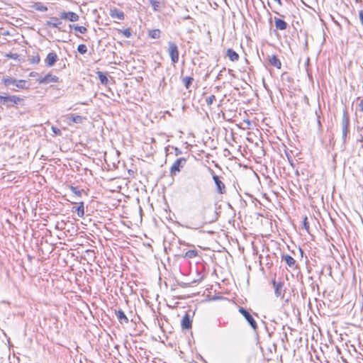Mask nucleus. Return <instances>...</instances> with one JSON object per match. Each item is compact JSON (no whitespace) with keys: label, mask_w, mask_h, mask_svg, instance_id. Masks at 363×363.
I'll use <instances>...</instances> for the list:
<instances>
[{"label":"nucleus","mask_w":363,"mask_h":363,"mask_svg":"<svg viewBox=\"0 0 363 363\" xmlns=\"http://www.w3.org/2000/svg\"><path fill=\"white\" fill-rule=\"evenodd\" d=\"M208 213L207 209H203L196 214H194L183 226L186 228L197 230L203 227L206 224L211 223L217 220V214L213 212V218L211 219L206 217Z\"/></svg>","instance_id":"nucleus-1"},{"label":"nucleus","mask_w":363,"mask_h":363,"mask_svg":"<svg viewBox=\"0 0 363 363\" xmlns=\"http://www.w3.org/2000/svg\"><path fill=\"white\" fill-rule=\"evenodd\" d=\"M2 82L4 83V84L6 86H8V87L13 86L18 89H22L28 88V86H27V82L26 80H23V79L17 80L13 78H11V77L4 78L2 79Z\"/></svg>","instance_id":"nucleus-2"},{"label":"nucleus","mask_w":363,"mask_h":363,"mask_svg":"<svg viewBox=\"0 0 363 363\" xmlns=\"http://www.w3.org/2000/svg\"><path fill=\"white\" fill-rule=\"evenodd\" d=\"M350 117L347 110H345L342 118V140L343 143H346L347 135L349 133Z\"/></svg>","instance_id":"nucleus-3"},{"label":"nucleus","mask_w":363,"mask_h":363,"mask_svg":"<svg viewBox=\"0 0 363 363\" xmlns=\"http://www.w3.org/2000/svg\"><path fill=\"white\" fill-rule=\"evenodd\" d=\"M238 311L245 318L252 330L256 332L258 328L257 323L250 313L243 307H240Z\"/></svg>","instance_id":"nucleus-4"},{"label":"nucleus","mask_w":363,"mask_h":363,"mask_svg":"<svg viewBox=\"0 0 363 363\" xmlns=\"http://www.w3.org/2000/svg\"><path fill=\"white\" fill-rule=\"evenodd\" d=\"M186 163V160L184 157L178 158L174 161L170 168V176L174 177L177 174V173L180 172L182 169L185 166Z\"/></svg>","instance_id":"nucleus-5"},{"label":"nucleus","mask_w":363,"mask_h":363,"mask_svg":"<svg viewBox=\"0 0 363 363\" xmlns=\"http://www.w3.org/2000/svg\"><path fill=\"white\" fill-rule=\"evenodd\" d=\"M168 53L173 64L177 63L179 61V52L177 45L172 41L168 42Z\"/></svg>","instance_id":"nucleus-6"},{"label":"nucleus","mask_w":363,"mask_h":363,"mask_svg":"<svg viewBox=\"0 0 363 363\" xmlns=\"http://www.w3.org/2000/svg\"><path fill=\"white\" fill-rule=\"evenodd\" d=\"M272 284L274 290V294L277 298H283L285 289L284 283L282 281H277L275 279H272Z\"/></svg>","instance_id":"nucleus-7"},{"label":"nucleus","mask_w":363,"mask_h":363,"mask_svg":"<svg viewBox=\"0 0 363 363\" xmlns=\"http://www.w3.org/2000/svg\"><path fill=\"white\" fill-rule=\"evenodd\" d=\"M210 172L213 176V179L215 182V184L216 186V191L220 194H223L226 192L225 191V186L223 184V182L220 180V177L215 174L213 169H210Z\"/></svg>","instance_id":"nucleus-8"},{"label":"nucleus","mask_w":363,"mask_h":363,"mask_svg":"<svg viewBox=\"0 0 363 363\" xmlns=\"http://www.w3.org/2000/svg\"><path fill=\"white\" fill-rule=\"evenodd\" d=\"M60 17L61 19L68 20L71 22L77 21L79 18V16H78V14H77L76 13L72 12V11L62 12L60 15Z\"/></svg>","instance_id":"nucleus-9"},{"label":"nucleus","mask_w":363,"mask_h":363,"mask_svg":"<svg viewBox=\"0 0 363 363\" xmlns=\"http://www.w3.org/2000/svg\"><path fill=\"white\" fill-rule=\"evenodd\" d=\"M59 78L52 74H48L44 77H40L37 79L39 84H48L52 82H57Z\"/></svg>","instance_id":"nucleus-10"},{"label":"nucleus","mask_w":363,"mask_h":363,"mask_svg":"<svg viewBox=\"0 0 363 363\" xmlns=\"http://www.w3.org/2000/svg\"><path fill=\"white\" fill-rule=\"evenodd\" d=\"M58 57L55 52H50L48 54L45 62L48 67H52L57 62Z\"/></svg>","instance_id":"nucleus-11"},{"label":"nucleus","mask_w":363,"mask_h":363,"mask_svg":"<svg viewBox=\"0 0 363 363\" xmlns=\"http://www.w3.org/2000/svg\"><path fill=\"white\" fill-rule=\"evenodd\" d=\"M267 60H268L269 64L270 65H272L277 69L281 68V61L275 55H268Z\"/></svg>","instance_id":"nucleus-12"},{"label":"nucleus","mask_w":363,"mask_h":363,"mask_svg":"<svg viewBox=\"0 0 363 363\" xmlns=\"http://www.w3.org/2000/svg\"><path fill=\"white\" fill-rule=\"evenodd\" d=\"M110 16L113 18H117L118 20H123L125 18V14L123 11L114 8L110 10Z\"/></svg>","instance_id":"nucleus-13"},{"label":"nucleus","mask_w":363,"mask_h":363,"mask_svg":"<svg viewBox=\"0 0 363 363\" xmlns=\"http://www.w3.org/2000/svg\"><path fill=\"white\" fill-rule=\"evenodd\" d=\"M192 320L190 318L189 314H186L182 320V328L184 330H189L191 328Z\"/></svg>","instance_id":"nucleus-14"},{"label":"nucleus","mask_w":363,"mask_h":363,"mask_svg":"<svg viewBox=\"0 0 363 363\" xmlns=\"http://www.w3.org/2000/svg\"><path fill=\"white\" fill-rule=\"evenodd\" d=\"M116 315L121 323H128V318L121 309L115 310Z\"/></svg>","instance_id":"nucleus-15"},{"label":"nucleus","mask_w":363,"mask_h":363,"mask_svg":"<svg viewBox=\"0 0 363 363\" xmlns=\"http://www.w3.org/2000/svg\"><path fill=\"white\" fill-rule=\"evenodd\" d=\"M274 23L277 29L280 30H286L287 28V23L286 21L281 18H274Z\"/></svg>","instance_id":"nucleus-16"},{"label":"nucleus","mask_w":363,"mask_h":363,"mask_svg":"<svg viewBox=\"0 0 363 363\" xmlns=\"http://www.w3.org/2000/svg\"><path fill=\"white\" fill-rule=\"evenodd\" d=\"M226 55L232 62H237L239 60V55L231 48L227 50Z\"/></svg>","instance_id":"nucleus-17"},{"label":"nucleus","mask_w":363,"mask_h":363,"mask_svg":"<svg viewBox=\"0 0 363 363\" xmlns=\"http://www.w3.org/2000/svg\"><path fill=\"white\" fill-rule=\"evenodd\" d=\"M62 21H60L57 18L52 17L50 20L46 22V25L49 27L57 28L60 29V26L62 24Z\"/></svg>","instance_id":"nucleus-18"},{"label":"nucleus","mask_w":363,"mask_h":363,"mask_svg":"<svg viewBox=\"0 0 363 363\" xmlns=\"http://www.w3.org/2000/svg\"><path fill=\"white\" fill-rule=\"evenodd\" d=\"M282 261H284L289 267H294L296 264L295 259L289 255H282Z\"/></svg>","instance_id":"nucleus-19"},{"label":"nucleus","mask_w":363,"mask_h":363,"mask_svg":"<svg viewBox=\"0 0 363 363\" xmlns=\"http://www.w3.org/2000/svg\"><path fill=\"white\" fill-rule=\"evenodd\" d=\"M75 208V211L77 213V216L80 218L83 217L84 215V202L79 203V206L77 207H74Z\"/></svg>","instance_id":"nucleus-20"},{"label":"nucleus","mask_w":363,"mask_h":363,"mask_svg":"<svg viewBox=\"0 0 363 363\" xmlns=\"http://www.w3.org/2000/svg\"><path fill=\"white\" fill-rule=\"evenodd\" d=\"M69 119L73 123H82L83 121L86 119V118L83 117L82 116L72 114L70 116V117H69Z\"/></svg>","instance_id":"nucleus-21"},{"label":"nucleus","mask_w":363,"mask_h":363,"mask_svg":"<svg viewBox=\"0 0 363 363\" xmlns=\"http://www.w3.org/2000/svg\"><path fill=\"white\" fill-rule=\"evenodd\" d=\"M194 82V78L191 77H185L182 79V82L186 89H189Z\"/></svg>","instance_id":"nucleus-22"},{"label":"nucleus","mask_w":363,"mask_h":363,"mask_svg":"<svg viewBox=\"0 0 363 363\" xmlns=\"http://www.w3.org/2000/svg\"><path fill=\"white\" fill-rule=\"evenodd\" d=\"M97 75H98V77H99L101 83L104 85H106L108 82L106 75L104 73H103L102 72H98Z\"/></svg>","instance_id":"nucleus-23"},{"label":"nucleus","mask_w":363,"mask_h":363,"mask_svg":"<svg viewBox=\"0 0 363 363\" xmlns=\"http://www.w3.org/2000/svg\"><path fill=\"white\" fill-rule=\"evenodd\" d=\"M148 1L155 11H160V1L157 0H148Z\"/></svg>","instance_id":"nucleus-24"},{"label":"nucleus","mask_w":363,"mask_h":363,"mask_svg":"<svg viewBox=\"0 0 363 363\" xmlns=\"http://www.w3.org/2000/svg\"><path fill=\"white\" fill-rule=\"evenodd\" d=\"M69 28H73L74 30L82 34L85 33L87 31L86 28L84 26H79L77 25H69Z\"/></svg>","instance_id":"nucleus-25"},{"label":"nucleus","mask_w":363,"mask_h":363,"mask_svg":"<svg viewBox=\"0 0 363 363\" xmlns=\"http://www.w3.org/2000/svg\"><path fill=\"white\" fill-rule=\"evenodd\" d=\"M197 255L198 252L196 250H189L185 253V255H184V258H194L195 257L197 256Z\"/></svg>","instance_id":"nucleus-26"},{"label":"nucleus","mask_w":363,"mask_h":363,"mask_svg":"<svg viewBox=\"0 0 363 363\" xmlns=\"http://www.w3.org/2000/svg\"><path fill=\"white\" fill-rule=\"evenodd\" d=\"M11 96H3L1 104L7 106H11Z\"/></svg>","instance_id":"nucleus-27"},{"label":"nucleus","mask_w":363,"mask_h":363,"mask_svg":"<svg viewBox=\"0 0 363 363\" xmlns=\"http://www.w3.org/2000/svg\"><path fill=\"white\" fill-rule=\"evenodd\" d=\"M28 60L32 64H38L40 62V56L38 55V54H36V55H32V56L29 55Z\"/></svg>","instance_id":"nucleus-28"},{"label":"nucleus","mask_w":363,"mask_h":363,"mask_svg":"<svg viewBox=\"0 0 363 363\" xmlns=\"http://www.w3.org/2000/svg\"><path fill=\"white\" fill-rule=\"evenodd\" d=\"M149 35L152 38L157 39L160 37V30L158 29L152 30Z\"/></svg>","instance_id":"nucleus-29"},{"label":"nucleus","mask_w":363,"mask_h":363,"mask_svg":"<svg viewBox=\"0 0 363 363\" xmlns=\"http://www.w3.org/2000/svg\"><path fill=\"white\" fill-rule=\"evenodd\" d=\"M69 189L72 191V192L74 193L77 196H82V190H79L77 187L73 186H70Z\"/></svg>","instance_id":"nucleus-30"},{"label":"nucleus","mask_w":363,"mask_h":363,"mask_svg":"<svg viewBox=\"0 0 363 363\" xmlns=\"http://www.w3.org/2000/svg\"><path fill=\"white\" fill-rule=\"evenodd\" d=\"M77 51L80 53V54H85L86 52H87V48L85 45L84 44H80L78 45L77 47Z\"/></svg>","instance_id":"nucleus-31"},{"label":"nucleus","mask_w":363,"mask_h":363,"mask_svg":"<svg viewBox=\"0 0 363 363\" xmlns=\"http://www.w3.org/2000/svg\"><path fill=\"white\" fill-rule=\"evenodd\" d=\"M11 99L12 106H13L14 104H18L21 101H23V99L16 96H11Z\"/></svg>","instance_id":"nucleus-32"},{"label":"nucleus","mask_w":363,"mask_h":363,"mask_svg":"<svg viewBox=\"0 0 363 363\" xmlns=\"http://www.w3.org/2000/svg\"><path fill=\"white\" fill-rule=\"evenodd\" d=\"M308 280L311 281V289L315 291V289H317V291H318L319 289V287H318V284L313 282V277H310L308 278Z\"/></svg>","instance_id":"nucleus-33"},{"label":"nucleus","mask_w":363,"mask_h":363,"mask_svg":"<svg viewBox=\"0 0 363 363\" xmlns=\"http://www.w3.org/2000/svg\"><path fill=\"white\" fill-rule=\"evenodd\" d=\"M303 228L307 231V232H309V228H310V226H309V223L308 221V218L307 217H305L303 220Z\"/></svg>","instance_id":"nucleus-34"},{"label":"nucleus","mask_w":363,"mask_h":363,"mask_svg":"<svg viewBox=\"0 0 363 363\" xmlns=\"http://www.w3.org/2000/svg\"><path fill=\"white\" fill-rule=\"evenodd\" d=\"M216 100V96L214 95H211L210 96L206 99V102L207 105L210 106L213 104V102Z\"/></svg>","instance_id":"nucleus-35"},{"label":"nucleus","mask_w":363,"mask_h":363,"mask_svg":"<svg viewBox=\"0 0 363 363\" xmlns=\"http://www.w3.org/2000/svg\"><path fill=\"white\" fill-rule=\"evenodd\" d=\"M122 33L125 38H130L131 35V32L129 28L125 29Z\"/></svg>","instance_id":"nucleus-36"},{"label":"nucleus","mask_w":363,"mask_h":363,"mask_svg":"<svg viewBox=\"0 0 363 363\" xmlns=\"http://www.w3.org/2000/svg\"><path fill=\"white\" fill-rule=\"evenodd\" d=\"M52 130L53 131V133L55 134V135H61V130L60 129H58L57 128H55V127H52Z\"/></svg>","instance_id":"nucleus-37"},{"label":"nucleus","mask_w":363,"mask_h":363,"mask_svg":"<svg viewBox=\"0 0 363 363\" xmlns=\"http://www.w3.org/2000/svg\"><path fill=\"white\" fill-rule=\"evenodd\" d=\"M174 154L176 156H179L182 154V150L180 149H179L178 147H174Z\"/></svg>","instance_id":"nucleus-38"},{"label":"nucleus","mask_w":363,"mask_h":363,"mask_svg":"<svg viewBox=\"0 0 363 363\" xmlns=\"http://www.w3.org/2000/svg\"><path fill=\"white\" fill-rule=\"evenodd\" d=\"M359 18L362 25L363 26V10L359 11Z\"/></svg>","instance_id":"nucleus-39"},{"label":"nucleus","mask_w":363,"mask_h":363,"mask_svg":"<svg viewBox=\"0 0 363 363\" xmlns=\"http://www.w3.org/2000/svg\"><path fill=\"white\" fill-rule=\"evenodd\" d=\"M38 74L35 72H32L30 73V76L32 77H34L35 76H37Z\"/></svg>","instance_id":"nucleus-40"},{"label":"nucleus","mask_w":363,"mask_h":363,"mask_svg":"<svg viewBox=\"0 0 363 363\" xmlns=\"http://www.w3.org/2000/svg\"><path fill=\"white\" fill-rule=\"evenodd\" d=\"M38 9L40 11H47L48 10L47 7L43 6H42L40 8H38Z\"/></svg>","instance_id":"nucleus-41"},{"label":"nucleus","mask_w":363,"mask_h":363,"mask_svg":"<svg viewBox=\"0 0 363 363\" xmlns=\"http://www.w3.org/2000/svg\"><path fill=\"white\" fill-rule=\"evenodd\" d=\"M359 107H360L359 110L361 111H363V99L361 101V102L359 104Z\"/></svg>","instance_id":"nucleus-42"},{"label":"nucleus","mask_w":363,"mask_h":363,"mask_svg":"<svg viewBox=\"0 0 363 363\" xmlns=\"http://www.w3.org/2000/svg\"><path fill=\"white\" fill-rule=\"evenodd\" d=\"M275 1H277L280 6L282 5V2L281 0H274Z\"/></svg>","instance_id":"nucleus-43"},{"label":"nucleus","mask_w":363,"mask_h":363,"mask_svg":"<svg viewBox=\"0 0 363 363\" xmlns=\"http://www.w3.org/2000/svg\"><path fill=\"white\" fill-rule=\"evenodd\" d=\"M202 279V277L200 278L199 280H194L191 283L194 284V283H197L199 281H201Z\"/></svg>","instance_id":"nucleus-44"},{"label":"nucleus","mask_w":363,"mask_h":363,"mask_svg":"<svg viewBox=\"0 0 363 363\" xmlns=\"http://www.w3.org/2000/svg\"><path fill=\"white\" fill-rule=\"evenodd\" d=\"M181 286H190V284H182Z\"/></svg>","instance_id":"nucleus-45"},{"label":"nucleus","mask_w":363,"mask_h":363,"mask_svg":"<svg viewBox=\"0 0 363 363\" xmlns=\"http://www.w3.org/2000/svg\"><path fill=\"white\" fill-rule=\"evenodd\" d=\"M3 96L0 95V104L2 102Z\"/></svg>","instance_id":"nucleus-46"},{"label":"nucleus","mask_w":363,"mask_h":363,"mask_svg":"<svg viewBox=\"0 0 363 363\" xmlns=\"http://www.w3.org/2000/svg\"><path fill=\"white\" fill-rule=\"evenodd\" d=\"M11 90H13V91H16V88H14V87L11 88Z\"/></svg>","instance_id":"nucleus-47"},{"label":"nucleus","mask_w":363,"mask_h":363,"mask_svg":"<svg viewBox=\"0 0 363 363\" xmlns=\"http://www.w3.org/2000/svg\"><path fill=\"white\" fill-rule=\"evenodd\" d=\"M318 125H320V121L318 120Z\"/></svg>","instance_id":"nucleus-48"},{"label":"nucleus","mask_w":363,"mask_h":363,"mask_svg":"<svg viewBox=\"0 0 363 363\" xmlns=\"http://www.w3.org/2000/svg\"><path fill=\"white\" fill-rule=\"evenodd\" d=\"M299 250H300L301 253L302 254L303 253L302 250L301 249H299Z\"/></svg>","instance_id":"nucleus-49"}]
</instances>
